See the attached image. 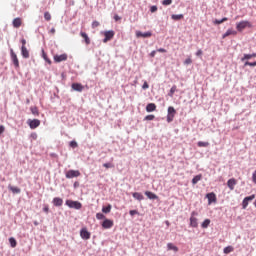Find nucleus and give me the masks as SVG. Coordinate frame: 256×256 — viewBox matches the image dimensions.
Instances as JSON below:
<instances>
[{
  "instance_id": "nucleus-39",
  "label": "nucleus",
  "mask_w": 256,
  "mask_h": 256,
  "mask_svg": "<svg viewBox=\"0 0 256 256\" xmlns=\"http://www.w3.org/2000/svg\"><path fill=\"white\" fill-rule=\"evenodd\" d=\"M197 145L198 147H209V142L199 141Z\"/></svg>"
},
{
  "instance_id": "nucleus-24",
  "label": "nucleus",
  "mask_w": 256,
  "mask_h": 256,
  "mask_svg": "<svg viewBox=\"0 0 256 256\" xmlns=\"http://www.w3.org/2000/svg\"><path fill=\"white\" fill-rule=\"evenodd\" d=\"M167 249H168V251H174L175 253H177V251H179V248L177 246H175L173 243H168Z\"/></svg>"
},
{
  "instance_id": "nucleus-20",
  "label": "nucleus",
  "mask_w": 256,
  "mask_h": 256,
  "mask_svg": "<svg viewBox=\"0 0 256 256\" xmlns=\"http://www.w3.org/2000/svg\"><path fill=\"white\" fill-rule=\"evenodd\" d=\"M80 36L82 37V39H84L86 45H90L91 44V39L89 38V35H87V33L80 32Z\"/></svg>"
},
{
  "instance_id": "nucleus-56",
  "label": "nucleus",
  "mask_w": 256,
  "mask_h": 256,
  "mask_svg": "<svg viewBox=\"0 0 256 256\" xmlns=\"http://www.w3.org/2000/svg\"><path fill=\"white\" fill-rule=\"evenodd\" d=\"M150 11H151V13H155V11H157V6H152L150 8Z\"/></svg>"
},
{
  "instance_id": "nucleus-50",
  "label": "nucleus",
  "mask_w": 256,
  "mask_h": 256,
  "mask_svg": "<svg viewBox=\"0 0 256 256\" xmlns=\"http://www.w3.org/2000/svg\"><path fill=\"white\" fill-rule=\"evenodd\" d=\"M252 181L253 183H256V170L252 174Z\"/></svg>"
},
{
  "instance_id": "nucleus-49",
  "label": "nucleus",
  "mask_w": 256,
  "mask_h": 256,
  "mask_svg": "<svg viewBox=\"0 0 256 256\" xmlns=\"http://www.w3.org/2000/svg\"><path fill=\"white\" fill-rule=\"evenodd\" d=\"M129 213L133 217V215H137L139 212L137 210H130Z\"/></svg>"
},
{
  "instance_id": "nucleus-62",
  "label": "nucleus",
  "mask_w": 256,
  "mask_h": 256,
  "mask_svg": "<svg viewBox=\"0 0 256 256\" xmlns=\"http://www.w3.org/2000/svg\"><path fill=\"white\" fill-rule=\"evenodd\" d=\"M74 187H77V183L74 184Z\"/></svg>"
},
{
  "instance_id": "nucleus-48",
  "label": "nucleus",
  "mask_w": 256,
  "mask_h": 256,
  "mask_svg": "<svg viewBox=\"0 0 256 256\" xmlns=\"http://www.w3.org/2000/svg\"><path fill=\"white\" fill-rule=\"evenodd\" d=\"M191 63H193V60L191 58H187L185 61H184V65H191Z\"/></svg>"
},
{
  "instance_id": "nucleus-59",
  "label": "nucleus",
  "mask_w": 256,
  "mask_h": 256,
  "mask_svg": "<svg viewBox=\"0 0 256 256\" xmlns=\"http://www.w3.org/2000/svg\"><path fill=\"white\" fill-rule=\"evenodd\" d=\"M156 54H157V51L153 50V51L150 53V57H155Z\"/></svg>"
},
{
  "instance_id": "nucleus-54",
  "label": "nucleus",
  "mask_w": 256,
  "mask_h": 256,
  "mask_svg": "<svg viewBox=\"0 0 256 256\" xmlns=\"http://www.w3.org/2000/svg\"><path fill=\"white\" fill-rule=\"evenodd\" d=\"M142 89H149V84L147 82H144L142 85Z\"/></svg>"
},
{
  "instance_id": "nucleus-38",
  "label": "nucleus",
  "mask_w": 256,
  "mask_h": 256,
  "mask_svg": "<svg viewBox=\"0 0 256 256\" xmlns=\"http://www.w3.org/2000/svg\"><path fill=\"white\" fill-rule=\"evenodd\" d=\"M42 57L46 61V63H48V65H51V59L47 57V54L45 52H43Z\"/></svg>"
},
{
  "instance_id": "nucleus-22",
  "label": "nucleus",
  "mask_w": 256,
  "mask_h": 256,
  "mask_svg": "<svg viewBox=\"0 0 256 256\" xmlns=\"http://www.w3.org/2000/svg\"><path fill=\"white\" fill-rule=\"evenodd\" d=\"M145 195H146V197H148V199H152V200L159 199V196H157V194H155L151 191H146Z\"/></svg>"
},
{
  "instance_id": "nucleus-19",
  "label": "nucleus",
  "mask_w": 256,
  "mask_h": 256,
  "mask_svg": "<svg viewBox=\"0 0 256 256\" xmlns=\"http://www.w3.org/2000/svg\"><path fill=\"white\" fill-rule=\"evenodd\" d=\"M52 203L54 207H61L63 205V200L59 197H55L53 198Z\"/></svg>"
},
{
  "instance_id": "nucleus-21",
  "label": "nucleus",
  "mask_w": 256,
  "mask_h": 256,
  "mask_svg": "<svg viewBox=\"0 0 256 256\" xmlns=\"http://www.w3.org/2000/svg\"><path fill=\"white\" fill-rule=\"evenodd\" d=\"M21 53L24 59H29V50H27L26 46L21 47Z\"/></svg>"
},
{
  "instance_id": "nucleus-47",
  "label": "nucleus",
  "mask_w": 256,
  "mask_h": 256,
  "mask_svg": "<svg viewBox=\"0 0 256 256\" xmlns=\"http://www.w3.org/2000/svg\"><path fill=\"white\" fill-rule=\"evenodd\" d=\"M244 199L247 200L248 203H249V201H253V199H255V194H253V195H251V196H247V197H245Z\"/></svg>"
},
{
  "instance_id": "nucleus-14",
  "label": "nucleus",
  "mask_w": 256,
  "mask_h": 256,
  "mask_svg": "<svg viewBox=\"0 0 256 256\" xmlns=\"http://www.w3.org/2000/svg\"><path fill=\"white\" fill-rule=\"evenodd\" d=\"M153 34L151 32H141V31H136V37H143L144 39H147L149 37H151Z\"/></svg>"
},
{
  "instance_id": "nucleus-32",
  "label": "nucleus",
  "mask_w": 256,
  "mask_h": 256,
  "mask_svg": "<svg viewBox=\"0 0 256 256\" xmlns=\"http://www.w3.org/2000/svg\"><path fill=\"white\" fill-rule=\"evenodd\" d=\"M9 189H10V191H12V193H16V194L21 193V189L15 187V186H9Z\"/></svg>"
},
{
  "instance_id": "nucleus-33",
  "label": "nucleus",
  "mask_w": 256,
  "mask_h": 256,
  "mask_svg": "<svg viewBox=\"0 0 256 256\" xmlns=\"http://www.w3.org/2000/svg\"><path fill=\"white\" fill-rule=\"evenodd\" d=\"M10 246L14 249V247H17V240L15 238L11 237L9 238Z\"/></svg>"
},
{
  "instance_id": "nucleus-11",
  "label": "nucleus",
  "mask_w": 256,
  "mask_h": 256,
  "mask_svg": "<svg viewBox=\"0 0 256 256\" xmlns=\"http://www.w3.org/2000/svg\"><path fill=\"white\" fill-rule=\"evenodd\" d=\"M206 198L208 199V205H211V203H217V195L213 192L206 194Z\"/></svg>"
},
{
  "instance_id": "nucleus-53",
  "label": "nucleus",
  "mask_w": 256,
  "mask_h": 256,
  "mask_svg": "<svg viewBox=\"0 0 256 256\" xmlns=\"http://www.w3.org/2000/svg\"><path fill=\"white\" fill-rule=\"evenodd\" d=\"M201 55H203V50H198V51L196 52V56H197V57H201Z\"/></svg>"
},
{
  "instance_id": "nucleus-25",
  "label": "nucleus",
  "mask_w": 256,
  "mask_h": 256,
  "mask_svg": "<svg viewBox=\"0 0 256 256\" xmlns=\"http://www.w3.org/2000/svg\"><path fill=\"white\" fill-rule=\"evenodd\" d=\"M209 225H211V220L210 219H205L202 222L201 227H202V229H207V227H209Z\"/></svg>"
},
{
  "instance_id": "nucleus-57",
  "label": "nucleus",
  "mask_w": 256,
  "mask_h": 256,
  "mask_svg": "<svg viewBox=\"0 0 256 256\" xmlns=\"http://www.w3.org/2000/svg\"><path fill=\"white\" fill-rule=\"evenodd\" d=\"M114 20L115 21H121V18L119 17V15L116 14V15H114Z\"/></svg>"
},
{
  "instance_id": "nucleus-5",
  "label": "nucleus",
  "mask_w": 256,
  "mask_h": 256,
  "mask_svg": "<svg viewBox=\"0 0 256 256\" xmlns=\"http://www.w3.org/2000/svg\"><path fill=\"white\" fill-rule=\"evenodd\" d=\"M65 176H66V179H73L75 177H80L81 172L79 170H68Z\"/></svg>"
},
{
  "instance_id": "nucleus-12",
  "label": "nucleus",
  "mask_w": 256,
  "mask_h": 256,
  "mask_svg": "<svg viewBox=\"0 0 256 256\" xmlns=\"http://www.w3.org/2000/svg\"><path fill=\"white\" fill-rule=\"evenodd\" d=\"M230 35H237V31L233 28H229L223 35H222V39H226V37H229Z\"/></svg>"
},
{
  "instance_id": "nucleus-35",
  "label": "nucleus",
  "mask_w": 256,
  "mask_h": 256,
  "mask_svg": "<svg viewBox=\"0 0 256 256\" xmlns=\"http://www.w3.org/2000/svg\"><path fill=\"white\" fill-rule=\"evenodd\" d=\"M249 59H253V56L251 54H244L241 61H249Z\"/></svg>"
},
{
  "instance_id": "nucleus-15",
  "label": "nucleus",
  "mask_w": 256,
  "mask_h": 256,
  "mask_svg": "<svg viewBox=\"0 0 256 256\" xmlns=\"http://www.w3.org/2000/svg\"><path fill=\"white\" fill-rule=\"evenodd\" d=\"M236 185H237V180H235V178L229 179L227 181V186L229 187L230 191H233Z\"/></svg>"
},
{
  "instance_id": "nucleus-1",
  "label": "nucleus",
  "mask_w": 256,
  "mask_h": 256,
  "mask_svg": "<svg viewBox=\"0 0 256 256\" xmlns=\"http://www.w3.org/2000/svg\"><path fill=\"white\" fill-rule=\"evenodd\" d=\"M247 27L249 29L253 27V24H251V22L247 20L240 21L239 23L236 24V29L237 31H239V33L243 32V30L247 29Z\"/></svg>"
},
{
  "instance_id": "nucleus-60",
  "label": "nucleus",
  "mask_w": 256,
  "mask_h": 256,
  "mask_svg": "<svg viewBox=\"0 0 256 256\" xmlns=\"http://www.w3.org/2000/svg\"><path fill=\"white\" fill-rule=\"evenodd\" d=\"M51 35H55V28L50 29Z\"/></svg>"
},
{
  "instance_id": "nucleus-27",
  "label": "nucleus",
  "mask_w": 256,
  "mask_h": 256,
  "mask_svg": "<svg viewBox=\"0 0 256 256\" xmlns=\"http://www.w3.org/2000/svg\"><path fill=\"white\" fill-rule=\"evenodd\" d=\"M111 209V204H108L107 206L102 207V213H111Z\"/></svg>"
},
{
  "instance_id": "nucleus-6",
  "label": "nucleus",
  "mask_w": 256,
  "mask_h": 256,
  "mask_svg": "<svg viewBox=\"0 0 256 256\" xmlns=\"http://www.w3.org/2000/svg\"><path fill=\"white\" fill-rule=\"evenodd\" d=\"M104 37L105 38L103 39V43H108V41H111V39H113V37H115V31H113V30L105 31Z\"/></svg>"
},
{
  "instance_id": "nucleus-51",
  "label": "nucleus",
  "mask_w": 256,
  "mask_h": 256,
  "mask_svg": "<svg viewBox=\"0 0 256 256\" xmlns=\"http://www.w3.org/2000/svg\"><path fill=\"white\" fill-rule=\"evenodd\" d=\"M158 53H167V50L165 48H159Z\"/></svg>"
},
{
  "instance_id": "nucleus-30",
  "label": "nucleus",
  "mask_w": 256,
  "mask_h": 256,
  "mask_svg": "<svg viewBox=\"0 0 256 256\" xmlns=\"http://www.w3.org/2000/svg\"><path fill=\"white\" fill-rule=\"evenodd\" d=\"M225 21H229L227 17L222 18L221 20H214V25H221V23H225Z\"/></svg>"
},
{
  "instance_id": "nucleus-61",
  "label": "nucleus",
  "mask_w": 256,
  "mask_h": 256,
  "mask_svg": "<svg viewBox=\"0 0 256 256\" xmlns=\"http://www.w3.org/2000/svg\"><path fill=\"white\" fill-rule=\"evenodd\" d=\"M251 55H252V58H253V57H256V53H252Z\"/></svg>"
},
{
  "instance_id": "nucleus-52",
  "label": "nucleus",
  "mask_w": 256,
  "mask_h": 256,
  "mask_svg": "<svg viewBox=\"0 0 256 256\" xmlns=\"http://www.w3.org/2000/svg\"><path fill=\"white\" fill-rule=\"evenodd\" d=\"M2 133H5V126L0 125V135H2Z\"/></svg>"
},
{
  "instance_id": "nucleus-8",
  "label": "nucleus",
  "mask_w": 256,
  "mask_h": 256,
  "mask_svg": "<svg viewBox=\"0 0 256 256\" xmlns=\"http://www.w3.org/2000/svg\"><path fill=\"white\" fill-rule=\"evenodd\" d=\"M28 125L30 127V129H37V127H39V125H41V120L39 119H29L28 120Z\"/></svg>"
},
{
  "instance_id": "nucleus-28",
  "label": "nucleus",
  "mask_w": 256,
  "mask_h": 256,
  "mask_svg": "<svg viewBox=\"0 0 256 256\" xmlns=\"http://www.w3.org/2000/svg\"><path fill=\"white\" fill-rule=\"evenodd\" d=\"M171 19H173L174 21H180V19H183V14H173L171 16Z\"/></svg>"
},
{
  "instance_id": "nucleus-2",
  "label": "nucleus",
  "mask_w": 256,
  "mask_h": 256,
  "mask_svg": "<svg viewBox=\"0 0 256 256\" xmlns=\"http://www.w3.org/2000/svg\"><path fill=\"white\" fill-rule=\"evenodd\" d=\"M66 205L70 209H77V210H79L83 207V204H81V202L73 201V200H66Z\"/></svg>"
},
{
  "instance_id": "nucleus-64",
  "label": "nucleus",
  "mask_w": 256,
  "mask_h": 256,
  "mask_svg": "<svg viewBox=\"0 0 256 256\" xmlns=\"http://www.w3.org/2000/svg\"><path fill=\"white\" fill-rule=\"evenodd\" d=\"M27 103H29V100H27Z\"/></svg>"
},
{
  "instance_id": "nucleus-13",
  "label": "nucleus",
  "mask_w": 256,
  "mask_h": 256,
  "mask_svg": "<svg viewBox=\"0 0 256 256\" xmlns=\"http://www.w3.org/2000/svg\"><path fill=\"white\" fill-rule=\"evenodd\" d=\"M103 229H111L113 227V220L105 219L102 223Z\"/></svg>"
},
{
  "instance_id": "nucleus-10",
  "label": "nucleus",
  "mask_w": 256,
  "mask_h": 256,
  "mask_svg": "<svg viewBox=\"0 0 256 256\" xmlns=\"http://www.w3.org/2000/svg\"><path fill=\"white\" fill-rule=\"evenodd\" d=\"M68 56L67 54H61V55H54V62L55 63H61L63 61H67Z\"/></svg>"
},
{
  "instance_id": "nucleus-41",
  "label": "nucleus",
  "mask_w": 256,
  "mask_h": 256,
  "mask_svg": "<svg viewBox=\"0 0 256 256\" xmlns=\"http://www.w3.org/2000/svg\"><path fill=\"white\" fill-rule=\"evenodd\" d=\"M153 119H155V115L150 114L144 118V121H153Z\"/></svg>"
},
{
  "instance_id": "nucleus-36",
  "label": "nucleus",
  "mask_w": 256,
  "mask_h": 256,
  "mask_svg": "<svg viewBox=\"0 0 256 256\" xmlns=\"http://www.w3.org/2000/svg\"><path fill=\"white\" fill-rule=\"evenodd\" d=\"M244 66L245 67H256V61H254V62H249V61H246L245 63H244Z\"/></svg>"
},
{
  "instance_id": "nucleus-43",
  "label": "nucleus",
  "mask_w": 256,
  "mask_h": 256,
  "mask_svg": "<svg viewBox=\"0 0 256 256\" xmlns=\"http://www.w3.org/2000/svg\"><path fill=\"white\" fill-rule=\"evenodd\" d=\"M248 205H249V201L245 200V198H244L242 201V208L247 209Z\"/></svg>"
},
{
  "instance_id": "nucleus-45",
  "label": "nucleus",
  "mask_w": 256,
  "mask_h": 256,
  "mask_svg": "<svg viewBox=\"0 0 256 256\" xmlns=\"http://www.w3.org/2000/svg\"><path fill=\"white\" fill-rule=\"evenodd\" d=\"M96 219H98V220L105 219V215L103 213H97Z\"/></svg>"
},
{
  "instance_id": "nucleus-26",
  "label": "nucleus",
  "mask_w": 256,
  "mask_h": 256,
  "mask_svg": "<svg viewBox=\"0 0 256 256\" xmlns=\"http://www.w3.org/2000/svg\"><path fill=\"white\" fill-rule=\"evenodd\" d=\"M201 179H203V176L200 175H196L193 179H192V184L193 185H197L198 181H201Z\"/></svg>"
},
{
  "instance_id": "nucleus-40",
  "label": "nucleus",
  "mask_w": 256,
  "mask_h": 256,
  "mask_svg": "<svg viewBox=\"0 0 256 256\" xmlns=\"http://www.w3.org/2000/svg\"><path fill=\"white\" fill-rule=\"evenodd\" d=\"M69 145L72 149H77V147H79V144H77V141L75 140L71 141Z\"/></svg>"
},
{
  "instance_id": "nucleus-18",
  "label": "nucleus",
  "mask_w": 256,
  "mask_h": 256,
  "mask_svg": "<svg viewBox=\"0 0 256 256\" xmlns=\"http://www.w3.org/2000/svg\"><path fill=\"white\" fill-rule=\"evenodd\" d=\"M147 113H153V111H157V105L155 103H149L146 106Z\"/></svg>"
},
{
  "instance_id": "nucleus-16",
  "label": "nucleus",
  "mask_w": 256,
  "mask_h": 256,
  "mask_svg": "<svg viewBox=\"0 0 256 256\" xmlns=\"http://www.w3.org/2000/svg\"><path fill=\"white\" fill-rule=\"evenodd\" d=\"M12 25L15 27V29H19V27L23 25V20L21 18H15L12 22Z\"/></svg>"
},
{
  "instance_id": "nucleus-46",
  "label": "nucleus",
  "mask_w": 256,
  "mask_h": 256,
  "mask_svg": "<svg viewBox=\"0 0 256 256\" xmlns=\"http://www.w3.org/2000/svg\"><path fill=\"white\" fill-rule=\"evenodd\" d=\"M171 3H173V0H163L162 5L167 6V5H171Z\"/></svg>"
},
{
  "instance_id": "nucleus-17",
  "label": "nucleus",
  "mask_w": 256,
  "mask_h": 256,
  "mask_svg": "<svg viewBox=\"0 0 256 256\" xmlns=\"http://www.w3.org/2000/svg\"><path fill=\"white\" fill-rule=\"evenodd\" d=\"M72 89H73V91H78L79 93H81V91H83V89H85V87L82 86L81 83H73Z\"/></svg>"
},
{
  "instance_id": "nucleus-9",
  "label": "nucleus",
  "mask_w": 256,
  "mask_h": 256,
  "mask_svg": "<svg viewBox=\"0 0 256 256\" xmlns=\"http://www.w3.org/2000/svg\"><path fill=\"white\" fill-rule=\"evenodd\" d=\"M80 237L85 241L91 239V232L87 231V228H82L80 231Z\"/></svg>"
},
{
  "instance_id": "nucleus-7",
  "label": "nucleus",
  "mask_w": 256,
  "mask_h": 256,
  "mask_svg": "<svg viewBox=\"0 0 256 256\" xmlns=\"http://www.w3.org/2000/svg\"><path fill=\"white\" fill-rule=\"evenodd\" d=\"M10 55L12 59V63L16 69H19V58H17V54H15V51L13 49L10 50Z\"/></svg>"
},
{
  "instance_id": "nucleus-58",
  "label": "nucleus",
  "mask_w": 256,
  "mask_h": 256,
  "mask_svg": "<svg viewBox=\"0 0 256 256\" xmlns=\"http://www.w3.org/2000/svg\"><path fill=\"white\" fill-rule=\"evenodd\" d=\"M21 43H22V47H25V45H27V40L22 39V40H21Z\"/></svg>"
},
{
  "instance_id": "nucleus-44",
  "label": "nucleus",
  "mask_w": 256,
  "mask_h": 256,
  "mask_svg": "<svg viewBox=\"0 0 256 256\" xmlns=\"http://www.w3.org/2000/svg\"><path fill=\"white\" fill-rule=\"evenodd\" d=\"M101 24L99 23V21H93L92 22V29H97V27H99Z\"/></svg>"
},
{
  "instance_id": "nucleus-63",
  "label": "nucleus",
  "mask_w": 256,
  "mask_h": 256,
  "mask_svg": "<svg viewBox=\"0 0 256 256\" xmlns=\"http://www.w3.org/2000/svg\"><path fill=\"white\" fill-rule=\"evenodd\" d=\"M74 187H77V183L74 184Z\"/></svg>"
},
{
  "instance_id": "nucleus-3",
  "label": "nucleus",
  "mask_w": 256,
  "mask_h": 256,
  "mask_svg": "<svg viewBox=\"0 0 256 256\" xmlns=\"http://www.w3.org/2000/svg\"><path fill=\"white\" fill-rule=\"evenodd\" d=\"M198 215H199V213H197V211L191 212L190 227H193V228L199 227V222H198V220L196 218Z\"/></svg>"
},
{
  "instance_id": "nucleus-4",
  "label": "nucleus",
  "mask_w": 256,
  "mask_h": 256,
  "mask_svg": "<svg viewBox=\"0 0 256 256\" xmlns=\"http://www.w3.org/2000/svg\"><path fill=\"white\" fill-rule=\"evenodd\" d=\"M176 114H177V110H175L173 106L168 107L167 123L173 122Z\"/></svg>"
},
{
  "instance_id": "nucleus-42",
  "label": "nucleus",
  "mask_w": 256,
  "mask_h": 256,
  "mask_svg": "<svg viewBox=\"0 0 256 256\" xmlns=\"http://www.w3.org/2000/svg\"><path fill=\"white\" fill-rule=\"evenodd\" d=\"M44 19H45V21H51V13L45 12L44 13Z\"/></svg>"
},
{
  "instance_id": "nucleus-34",
  "label": "nucleus",
  "mask_w": 256,
  "mask_h": 256,
  "mask_svg": "<svg viewBox=\"0 0 256 256\" xmlns=\"http://www.w3.org/2000/svg\"><path fill=\"white\" fill-rule=\"evenodd\" d=\"M175 91H177V86L176 85L171 87V89L168 93L169 97H173V95H175Z\"/></svg>"
},
{
  "instance_id": "nucleus-23",
  "label": "nucleus",
  "mask_w": 256,
  "mask_h": 256,
  "mask_svg": "<svg viewBox=\"0 0 256 256\" xmlns=\"http://www.w3.org/2000/svg\"><path fill=\"white\" fill-rule=\"evenodd\" d=\"M132 197H134V199H136L137 201H143L145 199V197H143V194L139 192H134L132 194Z\"/></svg>"
},
{
  "instance_id": "nucleus-37",
  "label": "nucleus",
  "mask_w": 256,
  "mask_h": 256,
  "mask_svg": "<svg viewBox=\"0 0 256 256\" xmlns=\"http://www.w3.org/2000/svg\"><path fill=\"white\" fill-rule=\"evenodd\" d=\"M103 167H105V169H113V167H115V165H113V163L108 162V163H104Z\"/></svg>"
},
{
  "instance_id": "nucleus-55",
  "label": "nucleus",
  "mask_w": 256,
  "mask_h": 256,
  "mask_svg": "<svg viewBox=\"0 0 256 256\" xmlns=\"http://www.w3.org/2000/svg\"><path fill=\"white\" fill-rule=\"evenodd\" d=\"M44 213H49V206L45 205L43 208Z\"/></svg>"
},
{
  "instance_id": "nucleus-29",
  "label": "nucleus",
  "mask_w": 256,
  "mask_h": 256,
  "mask_svg": "<svg viewBox=\"0 0 256 256\" xmlns=\"http://www.w3.org/2000/svg\"><path fill=\"white\" fill-rule=\"evenodd\" d=\"M233 251H234L233 246H227L224 248L225 255H229V253H233Z\"/></svg>"
},
{
  "instance_id": "nucleus-31",
  "label": "nucleus",
  "mask_w": 256,
  "mask_h": 256,
  "mask_svg": "<svg viewBox=\"0 0 256 256\" xmlns=\"http://www.w3.org/2000/svg\"><path fill=\"white\" fill-rule=\"evenodd\" d=\"M30 111H31L32 115H36L38 117L39 109L37 108V106L31 107Z\"/></svg>"
}]
</instances>
